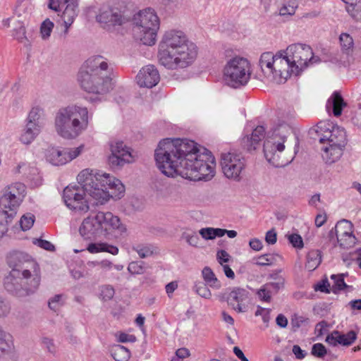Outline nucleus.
I'll return each mask as SVG.
<instances>
[{
	"instance_id": "f257e3e1",
	"label": "nucleus",
	"mask_w": 361,
	"mask_h": 361,
	"mask_svg": "<svg viewBox=\"0 0 361 361\" xmlns=\"http://www.w3.org/2000/svg\"><path fill=\"white\" fill-rule=\"evenodd\" d=\"M154 158L159 169L168 177L180 175L193 180H209L215 174L214 158L206 149L200 152L187 139L166 138L159 142Z\"/></svg>"
},
{
	"instance_id": "f03ea898",
	"label": "nucleus",
	"mask_w": 361,
	"mask_h": 361,
	"mask_svg": "<svg viewBox=\"0 0 361 361\" xmlns=\"http://www.w3.org/2000/svg\"><path fill=\"white\" fill-rule=\"evenodd\" d=\"M77 180L81 188L78 186L66 187L63 198L69 209L80 214H85L90 209L85 193L96 200L97 204H103L110 197L120 199L125 192V187L120 180L92 169H85L80 171Z\"/></svg>"
},
{
	"instance_id": "7ed1b4c3",
	"label": "nucleus",
	"mask_w": 361,
	"mask_h": 361,
	"mask_svg": "<svg viewBox=\"0 0 361 361\" xmlns=\"http://www.w3.org/2000/svg\"><path fill=\"white\" fill-rule=\"evenodd\" d=\"M11 271L4 279V287L11 294L25 297L34 293L39 286L41 271L39 264L29 255L13 251L7 256Z\"/></svg>"
},
{
	"instance_id": "20e7f679",
	"label": "nucleus",
	"mask_w": 361,
	"mask_h": 361,
	"mask_svg": "<svg viewBox=\"0 0 361 361\" xmlns=\"http://www.w3.org/2000/svg\"><path fill=\"white\" fill-rule=\"evenodd\" d=\"M197 47L181 30L166 31L159 45V63L169 70L190 66L197 56Z\"/></svg>"
},
{
	"instance_id": "39448f33",
	"label": "nucleus",
	"mask_w": 361,
	"mask_h": 361,
	"mask_svg": "<svg viewBox=\"0 0 361 361\" xmlns=\"http://www.w3.org/2000/svg\"><path fill=\"white\" fill-rule=\"evenodd\" d=\"M294 126L293 116L279 118L264 143L265 158L275 167L285 166L293 159V157L285 158L282 154L285 149V142L293 133Z\"/></svg>"
},
{
	"instance_id": "423d86ee",
	"label": "nucleus",
	"mask_w": 361,
	"mask_h": 361,
	"mask_svg": "<svg viewBox=\"0 0 361 361\" xmlns=\"http://www.w3.org/2000/svg\"><path fill=\"white\" fill-rule=\"evenodd\" d=\"M78 81L86 92L103 94L112 89L111 78L108 75V63L102 56L89 58L80 68Z\"/></svg>"
},
{
	"instance_id": "0eeeda50",
	"label": "nucleus",
	"mask_w": 361,
	"mask_h": 361,
	"mask_svg": "<svg viewBox=\"0 0 361 361\" xmlns=\"http://www.w3.org/2000/svg\"><path fill=\"white\" fill-rule=\"evenodd\" d=\"M91 117L87 107L78 104L62 107L56 114V130L63 138H75L87 129Z\"/></svg>"
},
{
	"instance_id": "6e6552de",
	"label": "nucleus",
	"mask_w": 361,
	"mask_h": 361,
	"mask_svg": "<svg viewBox=\"0 0 361 361\" xmlns=\"http://www.w3.org/2000/svg\"><path fill=\"white\" fill-rule=\"evenodd\" d=\"M133 20L134 38L145 45H154L159 29V19L154 9L147 8L140 11Z\"/></svg>"
},
{
	"instance_id": "1a4fd4ad",
	"label": "nucleus",
	"mask_w": 361,
	"mask_h": 361,
	"mask_svg": "<svg viewBox=\"0 0 361 361\" xmlns=\"http://www.w3.org/2000/svg\"><path fill=\"white\" fill-rule=\"evenodd\" d=\"M251 73L249 61L243 57L235 56L229 59L225 65L224 79L228 86L239 88L248 82Z\"/></svg>"
},
{
	"instance_id": "9d476101",
	"label": "nucleus",
	"mask_w": 361,
	"mask_h": 361,
	"mask_svg": "<svg viewBox=\"0 0 361 361\" xmlns=\"http://www.w3.org/2000/svg\"><path fill=\"white\" fill-rule=\"evenodd\" d=\"M25 191V186L20 183H16L5 188L0 199V225L8 224L12 221Z\"/></svg>"
},
{
	"instance_id": "9b49d317",
	"label": "nucleus",
	"mask_w": 361,
	"mask_h": 361,
	"mask_svg": "<svg viewBox=\"0 0 361 361\" xmlns=\"http://www.w3.org/2000/svg\"><path fill=\"white\" fill-rule=\"evenodd\" d=\"M283 53L287 54L292 65L291 71L296 75L307 66L308 63H313L318 61L314 57L311 47L303 44H291Z\"/></svg>"
},
{
	"instance_id": "f8f14e48",
	"label": "nucleus",
	"mask_w": 361,
	"mask_h": 361,
	"mask_svg": "<svg viewBox=\"0 0 361 361\" xmlns=\"http://www.w3.org/2000/svg\"><path fill=\"white\" fill-rule=\"evenodd\" d=\"M245 166V159L240 154L228 152L221 154V170L228 179L238 182L241 180Z\"/></svg>"
},
{
	"instance_id": "ddd939ff",
	"label": "nucleus",
	"mask_w": 361,
	"mask_h": 361,
	"mask_svg": "<svg viewBox=\"0 0 361 361\" xmlns=\"http://www.w3.org/2000/svg\"><path fill=\"white\" fill-rule=\"evenodd\" d=\"M221 300H226L228 305L238 313L247 311L246 302L249 299V292L242 288H228L219 295Z\"/></svg>"
},
{
	"instance_id": "4468645a",
	"label": "nucleus",
	"mask_w": 361,
	"mask_h": 361,
	"mask_svg": "<svg viewBox=\"0 0 361 361\" xmlns=\"http://www.w3.org/2000/svg\"><path fill=\"white\" fill-rule=\"evenodd\" d=\"M83 149V145L62 149L52 147L47 152V159L55 166L64 165L78 157L82 153Z\"/></svg>"
},
{
	"instance_id": "2eb2a0df",
	"label": "nucleus",
	"mask_w": 361,
	"mask_h": 361,
	"mask_svg": "<svg viewBox=\"0 0 361 361\" xmlns=\"http://www.w3.org/2000/svg\"><path fill=\"white\" fill-rule=\"evenodd\" d=\"M111 152V154L109 157V162L113 168H119L126 163H131L134 161L130 149L122 141L112 142Z\"/></svg>"
},
{
	"instance_id": "dca6fc26",
	"label": "nucleus",
	"mask_w": 361,
	"mask_h": 361,
	"mask_svg": "<svg viewBox=\"0 0 361 361\" xmlns=\"http://www.w3.org/2000/svg\"><path fill=\"white\" fill-rule=\"evenodd\" d=\"M271 81L276 83H283L293 73L292 65L286 54L279 51L275 54Z\"/></svg>"
},
{
	"instance_id": "f3484780",
	"label": "nucleus",
	"mask_w": 361,
	"mask_h": 361,
	"mask_svg": "<svg viewBox=\"0 0 361 361\" xmlns=\"http://www.w3.org/2000/svg\"><path fill=\"white\" fill-rule=\"evenodd\" d=\"M97 22L104 26L122 25L128 22L129 18L117 8L104 6L100 8L96 17Z\"/></svg>"
},
{
	"instance_id": "a211bd4d",
	"label": "nucleus",
	"mask_w": 361,
	"mask_h": 361,
	"mask_svg": "<svg viewBox=\"0 0 361 361\" xmlns=\"http://www.w3.org/2000/svg\"><path fill=\"white\" fill-rule=\"evenodd\" d=\"M317 132L324 131V134L319 138L320 142L327 141V144L345 146L346 133L343 128L338 126H333L331 128L322 126V123L317 126Z\"/></svg>"
},
{
	"instance_id": "6ab92c4d",
	"label": "nucleus",
	"mask_w": 361,
	"mask_h": 361,
	"mask_svg": "<svg viewBox=\"0 0 361 361\" xmlns=\"http://www.w3.org/2000/svg\"><path fill=\"white\" fill-rule=\"evenodd\" d=\"M97 212L85 218L79 228V233L85 240H94L103 235Z\"/></svg>"
},
{
	"instance_id": "aec40b11",
	"label": "nucleus",
	"mask_w": 361,
	"mask_h": 361,
	"mask_svg": "<svg viewBox=\"0 0 361 361\" xmlns=\"http://www.w3.org/2000/svg\"><path fill=\"white\" fill-rule=\"evenodd\" d=\"M97 215L103 235H109L114 231H118L121 233L126 231V227L121 224L120 219L111 212H97Z\"/></svg>"
},
{
	"instance_id": "412c9836",
	"label": "nucleus",
	"mask_w": 361,
	"mask_h": 361,
	"mask_svg": "<svg viewBox=\"0 0 361 361\" xmlns=\"http://www.w3.org/2000/svg\"><path fill=\"white\" fill-rule=\"evenodd\" d=\"M136 79L140 87L152 88L159 82L160 76L154 66L148 65L139 71Z\"/></svg>"
},
{
	"instance_id": "4be33fe9",
	"label": "nucleus",
	"mask_w": 361,
	"mask_h": 361,
	"mask_svg": "<svg viewBox=\"0 0 361 361\" xmlns=\"http://www.w3.org/2000/svg\"><path fill=\"white\" fill-rule=\"evenodd\" d=\"M345 146L327 144L322 148V158L329 164L337 161L343 154Z\"/></svg>"
},
{
	"instance_id": "5701e85b",
	"label": "nucleus",
	"mask_w": 361,
	"mask_h": 361,
	"mask_svg": "<svg viewBox=\"0 0 361 361\" xmlns=\"http://www.w3.org/2000/svg\"><path fill=\"white\" fill-rule=\"evenodd\" d=\"M66 7L63 12L61 18L63 20L65 25L64 33L68 32L70 26L73 24L75 17L78 16V2L76 1H67Z\"/></svg>"
},
{
	"instance_id": "b1692460",
	"label": "nucleus",
	"mask_w": 361,
	"mask_h": 361,
	"mask_svg": "<svg viewBox=\"0 0 361 361\" xmlns=\"http://www.w3.org/2000/svg\"><path fill=\"white\" fill-rule=\"evenodd\" d=\"M274 56L272 52L263 53L259 59V66L264 75L270 80H272Z\"/></svg>"
},
{
	"instance_id": "393cba45",
	"label": "nucleus",
	"mask_w": 361,
	"mask_h": 361,
	"mask_svg": "<svg viewBox=\"0 0 361 361\" xmlns=\"http://www.w3.org/2000/svg\"><path fill=\"white\" fill-rule=\"evenodd\" d=\"M265 137V128L262 126H257L252 131L250 137L243 139L246 143L247 149L251 151L256 149V145L259 143Z\"/></svg>"
},
{
	"instance_id": "a878e982",
	"label": "nucleus",
	"mask_w": 361,
	"mask_h": 361,
	"mask_svg": "<svg viewBox=\"0 0 361 361\" xmlns=\"http://www.w3.org/2000/svg\"><path fill=\"white\" fill-rule=\"evenodd\" d=\"M42 123L27 122L20 140L24 144L31 143L41 131Z\"/></svg>"
},
{
	"instance_id": "bb28decb",
	"label": "nucleus",
	"mask_w": 361,
	"mask_h": 361,
	"mask_svg": "<svg viewBox=\"0 0 361 361\" xmlns=\"http://www.w3.org/2000/svg\"><path fill=\"white\" fill-rule=\"evenodd\" d=\"M346 106L342 96L340 93L334 92L331 97L328 99L326 108L332 109L333 114L335 116L338 117L341 115L343 108Z\"/></svg>"
},
{
	"instance_id": "cd10ccee",
	"label": "nucleus",
	"mask_w": 361,
	"mask_h": 361,
	"mask_svg": "<svg viewBox=\"0 0 361 361\" xmlns=\"http://www.w3.org/2000/svg\"><path fill=\"white\" fill-rule=\"evenodd\" d=\"M87 250L90 253L106 252L114 255H116L118 253V248L117 247L106 243H90L88 245Z\"/></svg>"
},
{
	"instance_id": "c85d7f7f",
	"label": "nucleus",
	"mask_w": 361,
	"mask_h": 361,
	"mask_svg": "<svg viewBox=\"0 0 361 361\" xmlns=\"http://www.w3.org/2000/svg\"><path fill=\"white\" fill-rule=\"evenodd\" d=\"M322 262V255L319 250H310L307 255L305 268L310 271L316 269Z\"/></svg>"
},
{
	"instance_id": "c756f323",
	"label": "nucleus",
	"mask_w": 361,
	"mask_h": 361,
	"mask_svg": "<svg viewBox=\"0 0 361 361\" xmlns=\"http://www.w3.org/2000/svg\"><path fill=\"white\" fill-rule=\"evenodd\" d=\"M12 350H15L12 336L0 326V353Z\"/></svg>"
},
{
	"instance_id": "7c9ffc66",
	"label": "nucleus",
	"mask_w": 361,
	"mask_h": 361,
	"mask_svg": "<svg viewBox=\"0 0 361 361\" xmlns=\"http://www.w3.org/2000/svg\"><path fill=\"white\" fill-rule=\"evenodd\" d=\"M111 355L116 361H128L130 357V350L121 345H116L111 350Z\"/></svg>"
},
{
	"instance_id": "2f4dec72",
	"label": "nucleus",
	"mask_w": 361,
	"mask_h": 361,
	"mask_svg": "<svg viewBox=\"0 0 361 361\" xmlns=\"http://www.w3.org/2000/svg\"><path fill=\"white\" fill-rule=\"evenodd\" d=\"M202 277L208 286L212 288L219 289L221 288V283L216 277L213 271L209 267H205L202 271Z\"/></svg>"
},
{
	"instance_id": "473e14b6",
	"label": "nucleus",
	"mask_w": 361,
	"mask_h": 361,
	"mask_svg": "<svg viewBox=\"0 0 361 361\" xmlns=\"http://www.w3.org/2000/svg\"><path fill=\"white\" fill-rule=\"evenodd\" d=\"M341 50L347 55L353 51L354 42L353 37L348 33H341L339 37Z\"/></svg>"
},
{
	"instance_id": "72a5a7b5",
	"label": "nucleus",
	"mask_w": 361,
	"mask_h": 361,
	"mask_svg": "<svg viewBox=\"0 0 361 361\" xmlns=\"http://www.w3.org/2000/svg\"><path fill=\"white\" fill-rule=\"evenodd\" d=\"M353 228V226L350 221L343 219L339 221L335 226L334 228H332L329 232V235L333 236L334 234L343 235V232H351V229Z\"/></svg>"
},
{
	"instance_id": "f704fd0d",
	"label": "nucleus",
	"mask_w": 361,
	"mask_h": 361,
	"mask_svg": "<svg viewBox=\"0 0 361 361\" xmlns=\"http://www.w3.org/2000/svg\"><path fill=\"white\" fill-rule=\"evenodd\" d=\"M200 235L205 240H213L216 237H222L225 235L223 228H203L199 231Z\"/></svg>"
},
{
	"instance_id": "c9c22d12",
	"label": "nucleus",
	"mask_w": 361,
	"mask_h": 361,
	"mask_svg": "<svg viewBox=\"0 0 361 361\" xmlns=\"http://www.w3.org/2000/svg\"><path fill=\"white\" fill-rule=\"evenodd\" d=\"M280 256L276 254L262 255L254 259L255 264L258 266H271L276 263Z\"/></svg>"
},
{
	"instance_id": "e433bc0d",
	"label": "nucleus",
	"mask_w": 361,
	"mask_h": 361,
	"mask_svg": "<svg viewBox=\"0 0 361 361\" xmlns=\"http://www.w3.org/2000/svg\"><path fill=\"white\" fill-rule=\"evenodd\" d=\"M345 274H332L330 278L334 281L332 285L331 291L336 293L338 291L342 290L348 287L347 284L344 281Z\"/></svg>"
},
{
	"instance_id": "4c0bfd02",
	"label": "nucleus",
	"mask_w": 361,
	"mask_h": 361,
	"mask_svg": "<svg viewBox=\"0 0 361 361\" xmlns=\"http://www.w3.org/2000/svg\"><path fill=\"white\" fill-rule=\"evenodd\" d=\"M140 258H146L152 256L154 252V247L151 245L139 244L133 247Z\"/></svg>"
},
{
	"instance_id": "58836bf2",
	"label": "nucleus",
	"mask_w": 361,
	"mask_h": 361,
	"mask_svg": "<svg viewBox=\"0 0 361 361\" xmlns=\"http://www.w3.org/2000/svg\"><path fill=\"white\" fill-rule=\"evenodd\" d=\"M357 333L351 330L346 334H341L340 332L338 339L340 340V345L343 346L351 345L357 339Z\"/></svg>"
},
{
	"instance_id": "ea45409f",
	"label": "nucleus",
	"mask_w": 361,
	"mask_h": 361,
	"mask_svg": "<svg viewBox=\"0 0 361 361\" xmlns=\"http://www.w3.org/2000/svg\"><path fill=\"white\" fill-rule=\"evenodd\" d=\"M207 286V283L203 282H197L195 284L194 290L202 298L209 299L212 296V293Z\"/></svg>"
},
{
	"instance_id": "a19ab883",
	"label": "nucleus",
	"mask_w": 361,
	"mask_h": 361,
	"mask_svg": "<svg viewBox=\"0 0 361 361\" xmlns=\"http://www.w3.org/2000/svg\"><path fill=\"white\" fill-rule=\"evenodd\" d=\"M128 270L132 274H142L145 271V262L142 261L132 262L128 264Z\"/></svg>"
},
{
	"instance_id": "79ce46f5",
	"label": "nucleus",
	"mask_w": 361,
	"mask_h": 361,
	"mask_svg": "<svg viewBox=\"0 0 361 361\" xmlns=\"http://www.w3.org/2000/svg\"><path fill=\"white\" fill-rule=\"evenodd\" d=\"M35 222V216L32 214H24L20 220V224L23 231H27L31 228Z\"/></svg>"
},
{
	"instance_id": "37998d69",
	"label": "nucleus",
	"mask_w": 361,
	"mask_h": 361,
	"mask_svg": "<svg viewBox=\"0 0 361 361\" xmlns=\"http://www.w3.org/2000/svg\"><path fill=\"white\" fill-rule=\"evenodd\" d=\"M285 284V279H278L277 282L270 281L264 285L270 290L273 295L276 294L281 289L283 288Z\"/></svg>"
},
{
	"instance_id": "c03bdc74",
	"label": "nucleus",
	"mask_w": 361,
	"mask_h": 361,
	"mask_svg": "<svg viewBox=\"0 0 361 361\" xmlns=\"http://www.w3.org/2000/svg\"><path fill=\"white\" fill-rule=\"evenodd\" d=\"M339 243L340 247L344 249H348L353 247L356 243V238L355 235H349L348 236L344 237L343 238H341L337 240Z\"/></svg>"
},
{
	"instance_id": "a18cd8bd",
	"label": "nucleus",
	"mask_w": 361,
	"mask_h": 361,
	"mask_svg": "<svg viewBox=\"0 0 361 361\" xmlns=\"http://www.w3.org/2000/svg\"><path fill=\"white\" fill-rule=\"evenodd\" d=\"M53 27L54 23L49 19H46L42 23L40 31L43 39H47L49 37Z\"/></svg>"
},
{
	"instance_id": "49530a36",
	"label": "nucleus",
	"mask_w": 361,
	"mask_h": 361,
	"mask_svg": "<svg viewBox=\"0 0 361 361\" xmlns=\"http://www.w3.org/2000/svg\"><path fill=\"white\" fill-rule=\"evenodd\" d=\"M327 353L326 347L320 343H315L312 347L311 354L315 357L322 358Z\"/></svg>"
},
{
	"instance_id": "de8ad7c7",
	"label": "nucleus",
	"mask_w": 361,
	"mask_h": 361,
	"mask_svg": "<svg viewBox=\"0 0 361 361\" xmlns=\"http://www.w3.org/2000/svg\"><path fill=\"white\" fill-rule=\"evenodd\" d=\"M43 114V110L39 107H34L28 115V122L41 123L39 119Z\"/></svg>"
},
{
	"instance_id": "09e8293b",
	"label": "nucleus",
	"mask_w": 361,
	"mask_h": 361,
	"mask_svg": "<svg viewBox=\"0 0 361 361\" xmlns=\"http://www.w3.org/2000/svg\"><path fill=\"white\" fill-rule=\"evenodd\" d=\"M309 319L307 317L299 315L298 314H294L291 317L290 323L293 328L298 329L302 324L307 323Z\"/></svg>"
},
{
	"instance_id": "8fccbe9b",
	"label": "nucleus",
	"mask_w": 361,
	"mask_h": 361,
	"mask_svg": "<svg viewBox=\"0 0 361 361\" xmlns=\"http://www.w3.org/2000/svg\"><path fill=\"white\" fill-rule=\"evenodd\" d=\"M11 312V306L9 303L4 298L0 296V318H4L8 317Z\"/></svg>"
},
{
	"instance_id": "3c124183",
	"label": "nucleus",
	"mask_w": 361,
	"mask_h": 361,
	"mask_svg": "<svg viewBox=\"0 0 361 361\" xmlns=\"http://www.w3.org/2000/svg\"><path fill=\"white\" fill-rule=\"evenodd\" d=\"M257 295L261 300L264 302H270L272 296V293L264 284L257 291Z\"/></svg>"
},
{
	"instance_id": "603ef678",
	"label": "nucleus",
	"mask_w": 361,
	"mask_h": 361,
	"mask_svg": "<svg viewBox=\"0 0 361 361\" xmlns=\"http://www.w3.org/2000/svg\"><path fill=\"white\" fill-rule=\"evenodd\" d=\"M114 289L110 285H106L101 288V295L104 300H111L114 295Z\"/></svg>"
},
{
	"instance_id": "864d4df0",
	"label": "nucleus",
	"mask_w": 361,
	"mask_h": 361,
	"mask_svg": "<svg viewBox=\"0 0 361 361\" xmlns=\"http://www.w3.org/2000/svg\"><path fill=\"white\" fill-rule=\"evenodd\" d=\"M339 334L340 332L338 331H333L326 336L325 341L332 346L340 345V340L338 339Z\"/></svg>"
},
{
	"instance_id": "5fc2aeb1",
	"label": "nucleus",
	"mask_w": 361,
	"mask_h": 361,
	"mask_svg": "<svg viewBox=\"0 0 361 361\" xmlns=\"http://www.w3.org/2000/svg\"><path fill=\"white\" fill-rule=\"evenodd\" d=\"M61 298V295H56L54 297L50 299L49 301V308L54 311H56L63 305Z\"/></svg>"
},
{
	"instance_id": "6e6d98bb",
	"label": "nucleus",
	"mask_w": 361,
	"mask_h": 361,
	"mask_svg": "<svg viewBox=\"0 0 361 361\" xmlns=\"http://www.w3.org/2000/svg\"><path fill=\"white\" fill-rule=\"evenodd\" d=\"M184 236H185L186 241L188 242V243L189 245L194 246V247L197 246L199 241H200V238L196 233H195V232H192L191 233H186L184 234Z\"/></svg>"
},
{
	"instance_id": "4d7b16f0",
	"label": "nucleus",
	"mask_w": 361,
	"mask_h": 361,
	"mask_svg": "<svg viewBox=\"0 0 361 361\" xmlns=\"http://www.w3.org/2000/svg\"><path fill=\"white\" fill-rule=\"evenodd\" d=\"M34 243L48 251H54L55 250L54 245L51 242L46 240L35 239Z\"/></svg>"
},
{
	"instance_id": "13d9d810",
	"label": "nucleus",
	"mask_w": 361,
	"mask_h": 361,
	"mask_svg": "<svg viewBox=\"0 0 361 361\" xmlns=\"http://www.w3.org/2000/svg\"><path fill=\"white\" fill-rule=\"evenodd\" d=\"M330 284L328 281V280L323 279L322 281L318 283L314 286V290L316 291H320L322 293H329L331 292V290L329 289Z\"/></svg>"
},
{
	"instance_id": "bf43d9fd",
	"label": "nucleus",
	"mask_w": 361,
	"mask_h": 361,
	"mask_svg": "<svg viewBox=\"0 0 361 361\" xmlns=\"http://www.w3.org/2000/svg\"><path fill=\"white\" fill-rule=\"evenodd\" d=\"M289 242L293 247L297 248H302L303 247V242L301 236L298 234H291L288 235Z\"/></svg>"
},
{
	"instance_id": "052dcab7",
	"label": "nucleus",
	"mask_w": 361,
	"mask_h": 361,
	"mask_svg": "<svg viewBox=\"0 0 361 361\" xmlns=\"http://www.w3.org/2000/svg\"><path fill=\"white\" fill-rule=\"evenodd\" d=\"M255 315L256 317L261 316L262 318V320L264 323H268L270 319L269 316V310H267L265 308H263L260 306L257 307V309L255 313Z\"/></svg>"
},
{
	"instance_id": "680f3d73",
	"label": "nucleus",
	"mask_w": 361,
	"mask_h": 361,
	"mask_svg": "<svg viewBox=\"0 0 361 361\" xmlns=\"http://www.w3.org/2000/svg\"><path fill=\"white\" fill-rule=\"evenodd\" d=\"M42 344L44 347L51 353L54 354L56 352V347L52 339L43 338Z\"/></svg>"
},
{
	"instance_id": "e2e57ef3",
	"label": "nucleus",
	"mask_w": 361,
	"mask_h": 361,
	"mask_svg": "<svg viewBox=\"0 0 361 361\" xmlns=\"http://www.w3.org/2000/svg\"><path fill=\"white\" fill-rule=\"evenodd\" d=\"M0 361H17V356L15 350L0 353Z\"/></svg>"
},
{
	"instance_id": "0e129e2a",
	"label": "nucleus",
	"mask_w": 361,
	"mask_h": 361,
	"mask_svg": "<svg viewBox=\"0 0 361 361\" xmlns=\"http://www.w3.org/2000/svg\"><path fill=\"white\" fill-rule=\"evenodd\" d=\"M88 264L92 266L99 265L103 269H110L113 267V264L106 259L102 260L101 262H90Z\"/></svg>"
},
{
	"instance_id": "69168bd1",
	"label": "nucleus",
	"mask_w": 361,
	"mask_h": 361,
	"mask_svg": "<svg viewBox=\"0 0 361 361\" xmlns=\"http://www.w3.org/2000/svg\"><path fill=\"white\" fill-rule=\"evenodd\" d=\"M277 240L276 233L274 229L267 232L265 236V240L268 244L274 245L276 243Z\"/></svg>"
},
{
	"instance_id": "338daca9",
	"label": "nucleus",
	"mask_w": 361,
	"mask_h": 361,
	"mask_svg": "<svg viewBox=\"0 0 361 361\" xmlns=\"http://www.w3.org/2000/svg\"><path fill=\"white\" fill-rule=\"evenodd\" d=\"M292 351L293 354L295 355L296 358L300 360L304 358L307 355L305 351L302 350L301 348L298 345H293Z\"/></svg>"
},
{
	"instance_id": "774afa93",
	"label": "nucleus",
	"mask_w": 361,
	"mask_h": 361,
	"mask_svg": "<svg viewBox=\"0 0 361 361\" xmlns=\"http://www.w3.org/2000/svg\"><path fill=\"white\" fill-rule=\"evenodd\" d=\"M217 259L219 264H222L224 262H227L229 260V255L225 250H220L217 252Z\"/></svg>"
}]
</instances>
